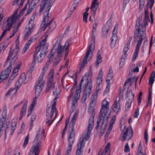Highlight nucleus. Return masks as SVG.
<instances>
[{"label": "nucleus", "mask_w": 155, "mask_h": 155, "mask_svg": "<svg viewBox=\"0 0 155 155\" xmlns=\"http://www.w3.org/2000/svg\"><path fill=\"white\" fill-rule=\"evenodd\" d=\"M109 106V103L108 101L105 99L103 101L99 118L97 120V125L95 127V129H97L99 123H101V130L100 132L101 135L104 133V130L106 129L107 125L108 122L109 115L108 114Z\"/></svg>", "instance_id": "f257e3e1"}, {"label": "nucleus", "mask_w": 155, "mask_h": 155, "mask_svg": "<svg viewBox=\"0 0 155 155\" xmlns=\"http://www.w3.org/2000/svg\"><path fill=\"white\" fill-rule=\"evenodd\" d=\"M142 16L140 15L137 21L134 31V38H136L139 34V32H141L143 34L146 30V26L148 25L149 21V18L148 16L145 15L143 21H141Z\"/></svg>", "instance_id": "f03ea898"}, {"label": "nucleus", "mask_w": 155, "mask_h": 155, "mask_svg": "<svg viewBox=\"0 0 155 155\" xmlns=\"http://www.w3.org/2000/svg\"><path fill=\"white\" fill-rule=\"evenodd\" d=\"M50 17L48 15H45L44 14V19L40 25V30L41 31H44L47 27L48 28L45 33H49L52 31L56 26V24L54 19L53 18L48 23L49 18Z\"/></svg>", "instance_id": "7ed1b4c3"}, {"label": "nucleus", "mask_w": 155, "mask_h": 155, "mask_svg": "<svg viewBox=\"0 0 155 155\" xmlns=\"http://www.w3.org/2000/svg\"><path fill=\"white\" fill-rule=\"evenodd\" d=\"M16 21V18L14 17L13 15L8 18H5L3 20V24L2 27L3 31L6 32L7 31H9Z\"/></svg>", "instance_id": "20e7f679"}, {"label": "nucleus", "mask_w": 155, "mask_h": 155, "mask_svg": "<svg viewBox=\"0 0 155 155\" xmlns=\"http://www.w3.org/2000/svg\"><path fill=\"white\" fill-rule=\"evenodd\" d=\"M94 46L91 45L89 46L87 52H86L82 62L81 63L80 68H84L86 65L87 61H89L91 58L93 52L94 50Z\"/></svg>", "instance_id": "39448f33"}, {"label": "nucleus", "mask_w": 155, "mask_h": 155, "mask_svg": "<svg viewBox=\"0 0 155 155\" xmlns=\"http://www.w3.org/2000/svg\"><path fill=\"white\" fill-rule=\"evenodd\" d=\"M51 0H42L40 7V15L42 14L43 11L46 7H47V8H46L44 14H45V15H49V11L55 2L54 0H53L50 3V2Z\"/></svg>", "instance_id": "423d86ee"}, {"label": "nucleus", "mask_w": 155, "mask_h": 155, "mask_svg": "<svg viewBox=\"0 0 155 155\" xmlns=\"http://www.w3.org/2000/svg\"><path fill=\"white\" fill-rule=\"evenodd\" d=\"M133 132L131 127L128 128L127 126H124L120 135V139L123 141L125 140L126 139L128 140H130L133 137Z\"/></svg>", "instance_id": "0eeeda50"}, {"label": "nucleus", "mask_w": 155, "mask_h": 155, "mask_svg": "<svg viewBox=\"0 0 155 155\" xmlns=\"http://www.w3.org/2000/svg\"><path fill=\"white\" fill-rule=\"evenodd\" d=\"M90 137H88L87 135L85 134L83 136L82 138L80 139L79 142L77 144L76 155H82L83 151V148L85 146V141L88 140Z\"/></svg>", "instance_id": "6e6552de"}, {"label": "nucleus", "mask_w": 155, "mask_h": 155, "mask_svg": "<svg viewBox=\"0 0 155 155\" xmlns=\"http://www.w3.org/2000/svg\"><path fill=\"white\" fill-rule=\"evenodd\" d=\"M11 49L12 48H11L8 56L6 61V63H7L10 59L12 57L11 61L10 62V65L13 64L17 60L18 58V53L19 51L18 49L16 48L12 50H11Z\"/></svg>", "instance_id": "1a4fd4ad"}, {"label": "nucleus", "mask_w": 155, "mask_h": 155, "mask_svg": "<svg viewBox=\"0 0 155 155\" xmlns=\"http://www.w3.org/2000/svg\"><path fill=\"white\" fill-rule=\"evenodd\" d=\"M86 80V83H87L85 85L84 95L82 98V101L84 102L85 101L87 98L89 97L91 92L92 88V83H89L88 79Z\"/></svg>", "instance_id": "9d476101"}, {"label": "nucleus", "mask_w": 155, "mask_h": 155, "mask_svg": "<svg viewBox=\"0 0 155 155\" xmlns=\"http://www.w3.org/2000/svg\"><path fill=\"white\" fill-rule=\"evenodd\" d=\"M90 112H92L91 116L89 119L88 126L87 132L86 134L88 137L90 136L91 131L93 129L94 126V117L95 115V111L94 108H92L90 109Z\"/></svg>", "instance_id": "9b49d317"}, {"label": "nucleus", "mask_w": 155, "mask_h": 155, "mask_svg": "<svg viewBox=\"0 0 155 155\" xmlns=\"http://www.w3.org/2000/svg\"><path fill=\"white\" fill-rule=\"evenodd\" d=\"M44 81L41 80V79H38L36 81L35 87V94L36 96H38L41 92L42 88L44 87Z\"/></svg>", "instance_id": "f8f14e48"}, {"label": "nucleus", "mask_w": 155, "mask_h": 155, "mask_svg": "<svg viewBox=\"0 0 155 155\" xmlns=\"http://www.w3.org/2000/svg\"><path fill=\"white\" fill-rule=\"evenodd\" d=\"M68 134V146L72 147L74 142L75 135V130L74 129V128L69 127Z\"/></svg>", "instance_id": "ddd939ff"}, {"label": "nucleus", "mask_w": 155, "mask_h": 155, "mask_svg": "<svg viewBox=\"0 0 155 155\" xmlns=\"http://www.w3.org/2000/svg\"><path fill=\"white\" fill-rule=\"evenodd\" d=\"M41 142L39 141L36 145H34L31 147L28 155H38L41 148Z\"/></svg>", "instance_id": "4468645a"}, {"label": "nucleus", "mask_w": 155, "mask_h": 155, "mask_svg": "<svg viewBox=\"0 0 155 155\" xmlns=\"http://www.w3.org/2000/svg\"><path fill=\"white\" fill-rule=\"evenodd\" d=\"M127 97L128 98L126 104V108H130L131 103L134 99V95L131 89H130L127 94Z\"/></svg>", "instance_id": "2eb2a0df"}, {"label": "nucleus", "mask_w": 155, "mask_h": 155, "mask_svg": "<svg viewBox=\"0 0 155 155\" xmlns=\"http://www.w3.org/2000/svg\"><path fill=\"white\" fill-rule=\"evenodd\" d=\"M44 48L42 50H41L40 55L38 57H35L34 58V61H38V62H41L44 58L45 56L47 53L48 51H47V48L46 47Z\"/></svg>", "instance_id": "dca6fc26"}, {"label": "nucleus", "mask_w": 155, "mask_h": 155, "mask_svg": "<svg viewBox=\"0 0 155 155\" xmlns=\"http://www.w3.org/2000/svg\"><path fill=\"white\" fill-rule=\"evenodd\" d=\"M53 86L52 91L53 95L56 96L57 98H59L61 91L60 87L57 86V84L55 83H53Z\"/></svg>", "instance_id": "f3484780"}, {"label": "nucleus", "mask_w": 155, "mask_h": 155, "mask_svg": "<svg viewBox=\"0 0 155 155\" xmlns=\"http://www.w3.org/2000/svg\"><path fill=\"white\" fill-rule=\"evenodd\" d=\"M26 77L25 74L24 73H22L18 79L16 83V85L18 87H20L23 83L25 84L26 82L25 81Z\"/></svg>", "instance_id": "a211bd4d"}, {"label": "nucleus", "mask_w": 155, "mask_h": 155, "mask_svg": "<svg viewBox=\"0 0 155 155\" xmlns=\"http://www.w3.org/2000/svg\"><path fill=\"white\" fill-rule=\"evenodd\" d=\"M117 32V30H115L114 28L113 31L110 42V46L111 48H113L115 46L116 41L117 40V37L116 34Z\"/></svg>", "instance_id": "6ab92c4d"}, {"label": "nucleus", "mask_w": 155, "mask_h": 155, "mask_svg": "<svg viewBox=\"0 0 155 155\" xmlns=\"http://www.w3.org/2000/svg\"><path fill=\"white\" fill-rule=\"evenodd\" d=\"M36 39V38L35 37V36H34L31 38L29 40L27 41V43L25 45L22 51V54H24L26 52L31 43L34 41Z\"/></svg>", "instance_id": "aec40b11"}, {"label": "nucleus", "mask_w": 155, "mask_h": 155, "mask_svg": "<svg viewBox=\"0 0 155 155\" xmlns=\"http://www.w3.org/2000/svg\"><path fill=\"white\" fill-rule=\"evenodd\" d=\"M80 96H79L76 94H75L74 95V98L73 100V102L72 103V106L71 107L70 114V116L71 115V114L75 110L76 107L75 105L77 103V102L79 99Z\"/></svg>", "instance_id": "412c9836"}, {"label": "nucleus", "mask_w": 155, "mask_h": 155, "mask_svg": "<svg viewBox=\"0 0 155 155\" xmlns=\"http://www.w3.org/2000/svg\"><path fill=\"white\" fill-rule=\"evenodd\" d=\"M117 98L115 100L114 103L112 105V109L116 113L118 114L120 111V105L119 103V99L117 100Z\"/></svg>", "instance_id": "4be33fe9"}, {"label": "nucleus", "mask_w": 155, "mask_h": 155, "mask_svg": "<svg viewBox=\"0 0 155 155\" xmlns=\"http://www.w3.org/2000/svg\"><path fill=\"white\" fill-rule=\"evenodd\" d=\"M55 105L56 104L55 103H54L51 105V116H53L54 112H55V116L54 117V119L50 122V123L48 124V126H49L51 123H52V122L55 119V118L57 116L58 114V112L57 111V109H56L55 107Z\"/></svg>", "instance_id": "5701e85b"}, {"label": "nucleus", "mask_w": 155, "mask_h": 155, "mask_svg": "<svg viewBox=\"0 0 155 155\" xmlns=\"http://www.w3.org/2000/svg\"><path fill=\"white\" fill-rule=\"evenodd\" d=\"M11 67L10 66L8 68L2 72L0 76L1 77V79H2L3 80H5L8 77L9 74L11 72Z\"/></svg>", "instance_id": "b1692460"}, {"label": "nucleus", "mask_w": 155, "mask_h": 155, "mask_svg": "<svg viewBox=\"0 0 155 155\" xmlns=\"http://www.w3.org/2000/svg\"><path fill=\"white\" fill-rule=\"evenodd\" d=\"M63 37L64 35L62 34H61L59 35V36L56 42L53 45V47L52 48V50H52H54V51H53V52L55 51L56 50V48H55V47L57 46L61 45H60V44L62 41ZM51 52H52V51H51Z\"/></svg>", "instance_id": "393cba45"}, {"label": "nucleus", "mask_w": 155, "mask_h": 155, "mask_svg": "<svg viewBox=\"0 0 155 155\" xmlns=\"http://www.w3.org/2000/svg\"><path fill=\"white\" fill-rule=\"evenodd\" d=\"M28 104L27 101H26L23 104L20 112L19 119L21 118L25 115Z\"/></svg>", "instance_id": "a878e982"}, {"label": "nucleus", "mask_w": 155, "mask_h": 155, "mask_svg": "<svg viewBox=\"0 0 155 155\" xmlns=\"http://www.w3.org/2000/svg\"><path fill=\"white\" fill-rule=\"evenodd\" d=\"M36 15V13L35 12L30 18L28 26L29 27L30 29H33L35 25L34 23L35 18Z\"/></svg>", "instance_id": "bb28decb"}, {"label": "nucleus", "mask_w": 155, "mask_h": 155, "mask_svg": "<svg viewBox=\"0 0 155 155\" xmlns=\"http://www.w3.org/2000/svg\"><path fill=\"white\" fill-rule=\"evenodd\" d=\"M78 111L76 110L74 114V116L71 121L69 125V127L74 128V123L76 121L78 115Z\"/></svg>", "instance_id": "cd10ccee"}, {"label": "nucleus", "mask_w": 155, "mask_h": 155, "mask_svg": "<svg viewBox=\"0 0 155 155\" xmlns=\"http://www.w3.org/2000/svg\"><path fill=\"white\" fill-rule=\"evenodd\" d=\"M54 71L53 69L51 70L48 74V77L47 83H52L54 80Z\"/></svg>", "instance_id": "c85d7f7f"}, {"label": "nucleus", "mask_w": 155, "mask_h": 155, "mask_svg": "<svg viewBox=\"0 0 155 155\" xmlns=\"http://www.w3.org/2000/svg\"><path fill=\"white\" fill-rule=\"evenodd\" d=\"M22 63L20 62L17 65L16 67L14 68L13 73L12 75L13 76V77H15L18 74V72L19 69L20 68L21 66Z\"/></svg>", "instance_id": "c756f323"}, {"label": "nucleus", "mask_w": 155, "mask_h": 155, "mask_svg": "<svg viewBox=\"0 0 155 155\" xmlns=\"http://www.w3.org/2000/svg\"><path fill=\"white\" fill-rule=\"evenodd\" d=\"M96 31V28H92V39L91 42V44L90 45H93L94 46V49L95 46V38L96 37V34L95 33Z\"/></svg>", "instance_id": "7c9ffc66"}, {"label": "nucleus", "mask_w": 155, "mask_h": 155, "mask_svg": "<svg viewBox=\"0 0 155 155\" xmlns=\"http://www.w3.org/2000/svg\"><path fill=\"white\" fill-rule=\"evenodd\" d=\"M66 47L65 46H63L61 45L57 46L55 47V48H56V49L58 48L57 53L58 55H60V56L61 55V54L64 52V49H65Z\"/></svg>", "instance_id": "2f4dec72"}, {"label": "nucleus", "mask_w": 155, "mask_h": 155, "mask_svg": "<svg viewBox=\"0 0 155 155\" xmlns=\"http://www.w3.org/2000/svg\"><path fill=\"white\" fill-rule=\"evenodd\" d=\"M101 51L100 50H99L97 54V61L95 63L96 66L97 67L99 64L101 63L102 61V58L101 56Z\"/></svg>", "instance_id": "473e14b6"}, {"label": "nucleus", "mask_w": 155, "mask_h": 155, "mask_svg": "<svg viewBox=\"0 0 155 155\" xmlns=\"http://www.w3.org/2000/svg\"><path fill=\"white\" fill-rule=\"evenodd\" d=\"M71 41V38H70L65 43V46H66V47L65 48L66 52L65 53V58L66 57L67 54L68 53L69 47V45L71 44L70 43Z\"/></svg>", "instance_id": "72a5a7b5"}, {"label": "nucleus", "mask_w": 155, "mask_h": 155, "mask_svg": "<svg viewBox=\"0 0 155 155\" xmlns=\"http://www.w3.org/2000/svg\"><path fill=\"white\" fill-rule=\"evenodd\" d=\"M17 91L18 90L16 88H11L9 90L8 92L5 94V95H9L11 96H13L16 94Z\"/></svg>", "instance_id": "f704fd0d"}, {"label": "nucleus", "mask_w": 155, "mask_h": 155, "mask_svg": "<svg viewBox=\"0 0 155 155\" xmlns=\"http://www.w3.org/2000/svg\"><path fill=\"white\" fill-rule=\"evenodd\" d=\"M83 81L84 79L82 78L81 81L79 86L77 87L75 94H76V95H78V96H80V93L81 91V86Z\"/></svg>", "instance_id": "c9c22d12"}, {"label": "nucleus", "mask_w": 155, "mask_h": 155, "mask_svg": "<svg viewBox=\"0 0 155 155\" xmlns=\"http://www.w3.org/2000/svg\"><path fill=\"white\" fill-rule=\"evenodd\" d=\"M28 30L27 32L25 34L24 36V40L25 41L27 40L28 38L31 35V33L32 32L33 30L32 29H30L29 28V27L28 26Z\"/></svg>", "instance_id": "e433bc0d"}, {"label": "nucleus", "mask_w": 155, "mask_h": 155, "mask_svg": "<svg viewBox=\"0 0 155 155\" xmlns=\"http://www.w3.org/2000/svg\"><path fill=\"white\" fill-rule=\"evenodd\" d=\"M98 5V3H95L92 2L91 9L92 10L94 15L97 11Z\"/></svg>", "instance_id": "4c0bfd02"}, {"label": "nucleus", "mask_w": 155, "mask_h": 155, "mask_svg": "<svg viewBox=\"0 0 155 155\" xmlns=\"http://www.w3.org/2000/svg\"><path fill=\"white\" fill-rule=\"evenodd\" d=\"M127 52L123 51L122 55L120 59V65H122L124 63L127 56Z\"/></svg>", "instance_id": "58836bf2"}, {"label": "nucleus", "mask_w": 155, "mask_h": 155, "mask_svg": "<svg viewBox=\"0 0 155 155\" xmlns=\"http://www.w3.org/2000/svg\"><path fill=\"white\" fill-rule=\"evenodd\" d=\"M142 32L141 34L140 35V38H139V40L137 41V45L135 48L137 49H140V46L141 45L142 42L143 40V39L142 38V34H143Z\"/></svg>", "instance_id": "ea45409f"}, {"label": "nucleus", "mask_w": 155, "mask_h": 155, "mask_svg": "<svg viewBox=\"0 0 155 155\" xmlns=\"http://www.w3.org/2000/svg\"><path fill=\"white\" fill-rule=\"evenodd\" d=\"M34 4H33V2H31L29 5L28 9L27 12L25 14L26 15H29L32 11L34 8Z\"/></svg>", "instance_id": "a19ab883"}, {"label": "nucleus", "mask_w": 155, "mask_h": 155, "mask_svg": "<svg viewBox=\"0 0 155 155\" xmlns=\"http://www.w3.org/2000/svg\"><path fill=\"white\" fill-rule=\"evenodd\" d=\"M97 96L96 95H93L92 97L91 98V101L90 103V104L92 106H94L95 105L96 100Z\"/></svg>", "instance_id": "79ce46f5"}, {"label": "nucleus", "mask_w": 155, "mask_h": 155, "mask_svg": "<svg viewBox=\"0 0 155 155\" xmlns=\"http://www.w3.org/2000/svg\"><path fill=\"white\" fill-rule=\"evenodd\" d=\"M53 83H47L46 87L45 92L46 93L49 92L51 90H52Z\"/></svg>", "instance_id": "37998d69"}, {"label": "nucleus", "mask_w": 155, "mask_h": 155, "mask_svg": "<svg viewBox=\"0 0 155 155\" xmlns=\"http://www.w3.org/2000/svg\"><path fill=\"white\" fill-rule=\"evenodd\" d=\"M46 41L43 40L39 44V46H40L42 48V50L45 48L46 47L47 48V51H48V46L46 44Z\"/></svg>", "instance_id": "c03bdc74"}, {"label": "nucleus", "mask_w": 155, "mask_h": 155, "mask_svg": "<svg viewBox=\"0 0 155 155\" xmlns=\"http://www.w3.org/2000/svg\"><path fill=\"white\" fill-rule=\"evenodd\" d=\"M139 50V49L135 48V52L133 56V61H135L137 58Z\"/></svg>", "instance_id": "a18cd8bd"}, {"label": "nucleus", "mask_w": 155, "mask_h": 155, "mask_svg": "<svg viewBox=\"0 0 155 155\" xmlns=\"http://www.w3.org/2000/svg\"><path fill=\"white\" fill-rule=\"evenodd\" d=\"M29 139V134H28L26 137L24 142L23 147L25 148L27 144Z\"/></svg>", "instance_id": "49530a36"}, {"label": "nucleus", "mask_w": 155, "mask_h": 155, "mask_svg": "<svg viewBox=\"0 0 155 155\" xmlns=\"http://www.w3.org/2000/svg\"><path fill=\"white\" fill-rule=\"evenodd\" d=\"M116 116L114 115L112 117L111 119L110 120V123L109 126L112 127L114 123L115 120H116Z\"/></svg>", "instance_id": "de8ad7c7"}, {"label": "nucleus", "mask_w": 155, "mask_h": 155, "mask_svg": "<svg viewBox=\"0 0 155 155\" xmlns=\"http://www.w3.org/2000/svg\"><path fill=\"white\" fill-rule=\"evenodd\" d=\"M148 3L147 4V7L148 5L150 6V8L151 10L154 3V0H148Z\"/></svg>", "instance_id": "09e8293b"}, {"label": "nucleus", "mask_w": 155, "mask_h": 155, "mask_svg": "<svg viewBox=\"0 0 155 155\" xmlns=\"http://www.w3.org/2000/svg\"><path fill=\"white\" fill-rule=\"evenodd\" d=\"M112 127H111L109 126L108 129L107 130L106 134L105 135V138L106 139H107L108 137L109 134H110V132L112 130Z\"/></svg>", "instance_id": "8fccbe9b"}, {"label": "nucleus", "mask_w": 155, "mask_h": 155, "mask_svg": "<svg viewBox=\"0 0 155 155\" xmlns=\"http://www.w3.org/2000/svg\"><path fill=\"white\" fill-rule=\"evenodd\" d=\"M75 87H73L71 90V92L70 93V95L68 97V101H69L70 99H71V97H72V96L73 95V94L74 93V89H75Z\"/></svg>", "instance_id": "3c124183"}, {"label": "nucleus", "mask_w": 155, "mask_h": 155, "mask_svg": "<svg viewBox=\"0 0 155 155\" xmlns=\"http://www.w3.org/2000/svg\"><path fill=\"white\" fill-rule=\"evenodd\" d=\"M139 108L137 107L135 109L134 114L133 116V117L135 118H137L138 117V115L139 114Z\"/></svg>", "instance_id": "603ef678"}, {"label": "nucleus", "mask_w": 155, "mask_h": 155, "mask_svg": "<svg viewBox=\"0 0 155 155\" xmlns=\"http://www.w3.org/2000/svg\"><path fill=\"white\" fill-rule=\"evenodd\" d=\"M142 91H140L138 94V105L140 104L141 99H142Z\"/></svg>", "instance_id": "864d4df0"}, {"label": "nucleus", "mask_w": 155, "mask_h": 155, "mask_svg": "<svg viewBox=\"0 0 155 155\" xmlns=\"http://www.w3.org/2000/svg\"><path fill=\"white\" fill-rule=\"evenodd\" d=\"M71 147L69 146H68L65 152V155H70L71 150Z\"/></svg>", "instance_id": "5fc2aeb1"}, {"label": "nucleus", "mask_w": 155, "mask_h": 155, "mask_svg": "<svg viewBox=\"0 0 155 155\" xmlns=\"http://www.w3.org/2000/svg\"><path fill=\"white\" fill-rule=\"evenodd\" d=\"M36 96H35L34 98L32 103H31V106L32 107H34L36 104V102H37V97Z\"/></svg>", "instance_id": "6e6d98bb"}, {"label": "nucleus", "mask_w": 155, "mask_h": 155, "mask_svg": "<svg viewBox=\"0 0 155 155\" xmlns=\"http://www.w3.org/2000/svg\"><path fill=\"white\" fill-rule=\"evenodd\" d=\"M52 50V49H51V51L50 53L48 55V57L49 58V59L48 60V61H50L52 62L53 61L52 59L53 58L54 55H53V53H52V51H53V50H52V52H51V51Z\"/></svg>", "instance_id": "4d7b16f0"}, {"label": "nucleus", "mask_w": 155, "mask_h": 155, "mask_svg": "<svg viewBox=\"0 0 155 155\" xmlns=\"http://www.w3.org/2000/svg\"><path fill=\"white\" fill-rule=\"evenodd\" d=\"M140 6V9H142L143 8L144 5V0H139Z\"/></svg>", "instance_id": "13d9d810"}, {"label": "nucleus", "mask_w": 155, "mask_h": 155, "mask_svg": "<svg viewBox=\"0 0 155 155\" xmlns=\"http://www.w3.org/2000/svg\"><path fill=\"white\" fill-rule=\"evenodd\" d=\"M51 109H50V107H47L46 109V117H50Z\"/></svg>", "instance_id": "bf43d9fd"}, {"label": "nucleus", "mask_w": 155, "mask_h": 155, "mask_svg": "<svg viewBox=\"0 0 155 155\" xmlns=\"http://www.w3.org/2000/svg\"><path fill=\"white\" fill-rule=\"evenodd\" d=\"M80 0H75L73 4L72 7L73 8L74 10L76 8V6H77V5L79 2Z\"/></svg>", "instance_id": "052dcab7"}, {"label": "nucleus", "mask_w": 155, "mask_h": 155, "mask_svg": "<svg viewBox=\"0 0 155 155\" xmlns=\"http://www.w3.org/2000/svg\"><path fill=\"white\" fill-rule=\"evenodd\" d=\"M102 77H98L97 79V86L99 87V85L102 83Z\"/></svg>", "instance_id": "680f3d73"}, {"label": "nucleus", "mask_w": 155, "mask_h": 155, "mask_svg": "<svg viewBox=\"0 0 155 155\" xmlns=\"http://www.w3.org/2000/svg\"><path fill=\"white\" fill-rule=\"evenodd\" d=\"M88 15V13L85 12L84 13L83 16V21L85 22L86 23H87V17Z\"/></svg>", "instance_id": "e2e57ef3"}, {"label": "nucleus", "mask_w": 155, "mask_h": 155, "mask_svg": "<svg viewBox=\"0 0 155 155\" xmlns=\"http://www.w3.org/2000/svg\"><path fill=\"white\" fill-rule=\"evenodd\" d=\"M46 72V71H43V70H42L40 76L38 79H40V78L41 80H43V78L44 77Z\"/></svg>", "instance_id": "0e129e2a"}, {"label": "nucleus", "mask_w": 155, "mask_h": 155, "mask_svg": "<svg viewBox=\"0 0 155 155\" xmlns=\"http://www.w3.org/2000/svg\"><path fill=\"white\" fill-rule=\"evenodd\" d=\"M129 2L127 1H123V8H122V10L124 11L127 6V4L129 3Z\"/></svg>", "instance_id": "69168bd1"}, {"label": "nucleus", "mask_w": 155, "mask_h": 155, "mask_svg": "<svg viewBox=\"0 0 155 155\" xmlns=\"http://www.w3.org/2000/svg\"><path fill=\"white\" fill-rule=\"evenodd\" d=\"M130 151V147L128 146V143H127L125 146L124 151L125 152H128Z\"/></svg>", "instance_id": "338daca9"}, {"label": "nucleus", "mask_w": 155, "mask_h": 155, "mask_svg": "<svg viewBox=\"0 0 155 155\" xmlns=\"http://www.w3.org/2000/svg\"><path fill=\"white\" fill-rule=\"evenodd\" d=\"M4 125H3L2 123L0 124V137H1L3 131L4 130L3 129Z\"/></svg>", "instance_id": "774afa93"}]
</instances>
